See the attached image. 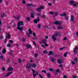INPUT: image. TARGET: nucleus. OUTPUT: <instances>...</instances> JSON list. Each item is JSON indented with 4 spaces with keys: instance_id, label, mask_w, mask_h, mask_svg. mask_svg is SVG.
Segmentation results:
<instances>
[{
    "instance_id": "1",
    "label": "nucleus",
    "mask_w": 78,
    "mask_h": 78,
    "mask_svg": "<svg viewBox=\"0 0 78 78\" xmlns=\"http://www.w3.org/2000/svg\"><path fill=\"white\" fill-rule=\"evenodd\" d=\"M17 25L18 26L17 27V29L21 31V33H23V31L22 30H23V27L22 26L21 27L20 26L23 25V23L21 21H19Z\"/></svg>"
},
{
    "instance_id": "2",
    "label": "nucleus",
    "mask_w": 78,
    "mask_h": 78,
    "mask_svg": "<svg viewBox=\"0 0 78 78\" xmlns=\"http://www.w3.org/2000/svg\"><path fill=\"white\" fill-rule=\"evenodd\" d=\"M59 33H60L58 32L56 34H54L52 36V39L54 40V42H55L56 41V37H57L58 35H59Z\"/></svg>"
},
{
    "instance_id": "3",
    "label": "nucleus",
    "mask_w": 78,
    "mask_h": 78,
    "mask_svg": "<svg viewBox=\"0 0 78 78\" xmlns=\"http://www.w3.org/2000/svg\"><path fill=\"white\" fill-rule=\"evenodd\" d=\"M31 70L33 72V75L34 78H35L37 75H39V73H38V72H37V71L36 72H35V71H34V69H31ZM35 72L36 73L35 74H34Z\"/></svg>"
},
{
    "instance_id": "4",
    "label": "nucleus",
    "mask_w": 78,
    "mask_h": 78,
    "mask_svg": "<svg viewBox=\"0 0 78 78\" xmlns=\"http://www.w3.org/2000/svg\"><path fill=\"white\" fill-rule=\"evenodd\" d=\"M27 69H31V63H28L26 66Z\"/></svg>"
},
{
    "instance_id": "5",
    "label": "nucleus",
    "mask_w": 78,
    "mask_h": 78,
    "mask_svg": "<svg viewBox=\"0 0 78 78\" xmlns=\"http://www.w3.org/2000/svg\"><path fill=\"white\" fill-rule=\"evenodd\" d=\"M61 23L60 21H55L54 22V24L55 25H60Z\"/></svg>"
},
{
    "instance_id": "6",
    "label": "nucleus",
    "mask_w": 78,
    "mask_h": 78,
    "mask_svg": "<svg viewBox=\"0 0 78 78\" xmlns=\"http://www.w3.org/2000/svg\"><path fill=\"white\" fill-rule=\"evenodd\" d=\"M51 61L52 62H55L56 61V59L54 58L53 57H52L51 58Z\"/></svg>"
},
{
    "instance_id": "7",
    "label": "nucleus",
    "mask_w": 78,
    "mask_h": 78,
    "mask_svg": "<svg viewBox=\"0 0 78 78\" xmlns=\"http://www.w3.org/2000/svg\"><path fill=\"white\" fill-rule=\"evenodd\" d=\"M13 17L14 18H15L16 19V20H19V19L20 17V16H13Z\"/></svg>"
},
{
    "instance_id": "8",
    "label": "nucleus",
    "mask_w": 78,
    "mask_h": 78,
    "mask_svg": "<svg viewBox=\"0 0 78 78\" xmlns=\"http://www.w3.org/2000/svg\"><path fill=\"white\" fill-rule=\"evenodd\" d=\"M39 18H37V20H34V22L35 23H37V22H39Z\"/></svg>"
},
{
    "instance_id": "9",
    "label": "nucleus",
    "mask_w": 78,
    "mask_h": 78,
    "mask_svg": "<svg viewBox=\"0 0 78 78\" xmlns=\"http://www.w3.org/2000/svg\"><path fill=\"white\" fill-rule=\"evenodd\" d=\"M62 61L61 59H59L57 60V62L58 64H61L62 63Z\"/></svg>"
},
{
    "instance_id": "10",
    "label": "nucleus",
    "mask_w": 78,
    "mask_h": 78,
    "mask_svg": "<svg viewBox=\"0 0 78 78\" xmlns=\"http://www.w3.org/2000/svg\"><path fill=\"white\" fill-rule=\"evenodd\" d=\"M31 15L30 16L32 18H34V14H35V13L34 12H32L31 13Z\"/></svg>"
},
{
    "instance_id": "11",
    "label": "nucleus",
    "mask_w": 78,
    "mask_h": 78,
    "mask_svg": "<svg viewBox=\"0 0 78 78\" xmlns=\"http://www.w3.org/2000/svg\"><path fill=\"white\" fill-rule=\"evenodd\" d=\"M6 52V49L5 48H3L2 49V53L3 54H5V53Z\"/></svg>"
},
{
    "instance_id": "12",
    "label": "nucleus",
    "mask_w": 78,
    "mask_h": 78,
    "mask_svg": "<svg viewBox=\"0 0 78 78\" xmlns=\"http://www.w3.org/2000/svg\"><path fill=\"white\" fill-rule=\"evenodd\" d=\"M6 37L7 38V39H10L11 37V35L9 34V33H7V36H6Z\"/></svg>"
},
{
    "instance_id": "13",
    "label": "nucleus",
    "mask_w": 78,
    "mask_h": 78,
    "mask_svg": "<svg viewBox=\"0 0 78 78\" xmlns=\"http://www.w3.org/2000/svg\"><path fill=\"white\" fill-rule=\"evenodd\" d=\"M74 54L75 55H76V50H77V47H76L74 48Z\"/></svg>"
},
{
    "instance_id": "14",
    "label": "nucleus",
    "mask_w": 78,
    "mask_h": 78,
    "mask_svg": "<svg viewBox=\"0 0 78 78\" xmlns=\"http://www.w3.org/2000/svg\"><path fill=\"white\" fill-rule=\"evenodd\" d=\"M42 43L43 44H46L47 43V40L45 39H44L42 41Z\"/></svg>"
},
{
    "instance_id": "15",
    "label": "nucleus",
    "mask_w": 78,
    "mask_h": 78,
    "mask_svg": "<svg viewBox=\"0 0 78 78\" xmlns=\"http://www.w3.org/2000/svg\"><path fill=\"white\" fill-rule=\"evenodd\" d=\"M50 55H54V54L53 51H49V53L48 54L49 56H50Z\"/></svg>"
},
{
    "instance_id": "16",
    "label": "nucleus",
    "mask_w": 78,
    "mask_h": 78,
    "mask_svg": "<svg viewBox=\"0 0 78 78\" xmlns=\"http://www.w3.org/2000/svg\"><path fill=\"white\" fill-rule=\"evenodd\" d=\"M11 73H12V72H9L8 73L6 74L5 75V77H8V76L10 74H11Z\"/></svg>"
},
{
    "instance_id": "17",
    "label": "nucleus",
    "mask_w": 78,
    "mask_h": 78,
    "mask_svg": "<svg viewBox=\"0 0 78 78\" xmlns=\"http://www.w3.org/2000/svg\"><path fill=\"white\" fill-rule=\"evenodd\" d=\"M13 70V69L12 67H9L8 69V70L9 71H12V70Z\"/></svg>"
},
{
    "instance_id": "18",
    "label": "nucleus",
    "mask_w": 78,
    "mask_h": 78,
    "mask_svg": "<svg viewBox=\"0 0 78 78\" xmlns=\"http://www.w3.org/2000/svg\"><path fill=\"white\" fill-rule=\"evenodd\" d=\"M71 20L74 22V19L73 16H72L71 17Z\"/></svg>"
},
{
    "instance_id": "19",
    "label": "nucleus",
    "mask_w": 78,
    "mask_h": 78,
    "mask_svg": "<svg viewBox=\"0 0 78 78\" xmlns=\"http://www.w3.org/2000/svg\"><path fill=\"white\" fill-rule=\"evenodd\" d=\"M28 31H29V34H32V31H31V29H29Z\"/></svg>"
},
{
    "instance_id": "20",
    "label": "nucleus",
    "mask_w": 78,
    "mask_h": 78,
    "mask_svg": "<svg viewBox=\"0 0 78 78\" xmlns=\"http://www.w3.org/2000/svg\"><path fill=\"white\" fill-rule=\"evenodd\" d=\"M66 14L65 13H64L60 15V16H64L65 17H66Z\"/></svg>"
},
{
    "instance_id": "21",
    "label": "nucleus",
    "mask_w": 78,
    "mask_h": 78,
    "mask_svg": "<svg viewBox=\"0 0 78 78\" xmlns=\"http://www.w3.org/2000/svg\"><path fill=\"white\" fill-rule=\"evenodd\" d=\"M75 3V2L73 1H70L69 2V3L71 5H72L73 4V3Z\"/></svg>"
},
{
    "instance_id": "22",
    "label": "nucleus",
    "mask_w": 78,
    "mask_h": 78,
    "mask_svg": "<svg viewBox=\"0 0 78 78\" xmlns=\"http://www.w3.org/2000/svg\"><path fill=\"white\" fill-rule=\"evenodd\" d=\"M58 29H62L63 28V27L62 26H58L57 27Z\"/></svg>"
},
{
    "instance_id": "23",
    "label": "nucleus",
    "mask_w": 78,
    "mask_h": 78,
    "mask_svg": "<svg viewBox=\"0 0 78 78\" xmlns=\"http://www.w3.org/2000/svg\"><path fill=\"white\" fill-rule=\"evenodd\" d=\"M32 67H36V65L35 64L33 63L32 64Z\"/></svg>"
},
{
    "instance_id": "24",
    "label": "nucleus",
    "mask_w": 78,
    "mask_h": 78,
    "mask_svg": "<svg viewBox=\"0 0 78 78\" xmlns=\"http://www.w3.org/2000/svg\"><path fill=\"white\" fill-rule=\"evenodd\" d=\"M47 76L48 77V78H50V76H51V75H50V73H48L47 74Z\"/></svg>"
},
{
    "instance_id": "25",
    "label": "nucleus",
    "mask_w": 78,
    "mask_h": 78,
    "mask_svg": "<svg viewBox=\"0 0 78 78\" xmlns=\"http://www.w3.org/2000/svg\"><path fill=\"white\" fill-rule=\"evenodd\" d=\"M31 46L30 44H27V48H30Z\"/></svg>"
},
{
    "instance_id": "26",
    "label": "nucleus",
    "mask_w": 78,
    "mask_h": 78,
    "mask_svg": "<svg viewBox=\"0 0 78 78\" xmlns=\"http://www.w3.org/2000/svg\"><path fill=\"white\" fill-rule=\"evenodd\" d=\"M68 54V53L67 52H66L64 54V57H66L67 56V55Z\"/></svg>"
},
{
    "instance_id": "27",
    "label": "nucleus",
    "mask_w": 78,
    "mask_h": 78,
    "mask_svg": "<svg viewBox=\"0 0 78 78\" xmlns=\"http://www.w3.org/2000/svg\"><path fill=\"white\" fill-rule=\"evenodd\" d=\"M27 6H33V5L30 4H27Z\"/></svg>"
},
{
    "instance_id": "28",
    "label": "nucleus",
    "mask_w": 78,
    "mask_h": 78,
    "mask_svg": "<svg viewBox=\"0 0 78 78\" xmlns=\"http://www.w3.org/2000/svg\"><path fill=\"white\" fill-rule=\"evenodd\" d=\"M38 54L37 53H35L34 54V57L35 58H37V55Z\"/></svg>"
},
{
    "instance_id": "29",
    "label": "nucleus",
    "mask_w": 78,
    "mask_h": 78,
    "mask_svg": "<svg viewBox=\"0 0 78 78\" xmlns=\"http://www.w3.org/2000/svg\"><path fill=\"white\" fill-rule=\"evenodd\" d=\"M4 16H5V13H4V12H3L2 13V14L1 17L3 18L4 17Z\"/></svg>"
},
{
    "instance_id": "30",
    "label": "nucleus",
    "mask_w": 78,
    "mask_h": 78,
    "mask_svg": "<svg viewBox=\"0 0 78 78\" xmlns=\"http://www.w3.org/2000/svg\"><path fill=\"white\" fill-rule=\"evenodd\" d=\"M37 11H38V12H40L41 11V9L40 8H38L37 9Z\"/></svg>"
},
{
    "instance_id": "31",
    "label": "nucleus",
    "mask_w": 78,
    "mask_h": 78,
    "mask_svg": "<svg viewBox=\"0 0 78 78\" xmlns=\"http://www.w3.org/2000/svg\"><path fill=\"white\" fill-rule=\"evenodd\" d=\"M11 44H7V46L8 47H10Z\"/></svg>"
},
{
    "instance_id": "32",
    "label": "nucleus",
    "mask_w": 78,
    "mask_h": 78,
    "mask_svg": "<svg viewBox=\"0 0 78 78\" xmlns=\"http://www.w3.org/2000/svg\"><path fill=\"white\" fill-rule=\"evenodd\" d=\"M27 20H28V21H30V18L29 17H27Z\"/></svg>"
},
{
    "instance_id": "33",
    "label": "nucleus",
    "mask_w": 78,
    "mask_h": 78,
    "mask_svg": "<svg viewBox=\"0 0 78 78\" xmlns=\"http://www.w3.org/2000/svg\"><path fill=\"white\" fill-rule=\"evenodd\" d=\"M41 72H43V73H47V71L46 70H43L41 71Z\"/></svg>"
},
{
    "instance_id": "34",
    "label": "nucleus",
    "mask_w": 78,
    "mask_h": 78,
    "mask_svg": "<svg viewBox=\"0 0 78 78\" xmlns=\"http://www.w3.org/2000/svg\"><path fill=\"white\" fill-rule=\"evenodd\" d=\"M41 24H38V28H39V29L41 28Z\"/></svg>"
},
{
    "instance_id": "35",
    "label": "nucleus",
    "mask_w": 78,
    "mask_h": 78,
    "mask_svg": "<svg viewBox=\"0 0 78 78\" xmlns=\"http://www.w3.org/2000/svg\"><path fill=\"white\" fill-rule=\"evenodd\" d=\"M58 15V13L57 12H55V16H57Z\"/></svg>"
},
{
    "instance_id": "36",
    "label": "nucleus",
    "mask_w": 78,
    "mask_h": 78,
    "mask_svg": "<svg viewBox=\"0 0 78 78\" xmlns=\"http://www.w3.org/2000/svg\"><path fill=\"white\" fill-rule=\"evenodd\" d=\"M49 70L50 72H53V69L52 68H50L49 69Z\"/></svg>"
},
{
    "instance_id": "37",
    "label": "nucleus",
    "mask_w": 78,
    "mask_h": 78,
    "mask_svg": "<svg viewBox=\"0 0 78 78\" xmlns=\"http://www.w3.org/2000/svg\"><path fill=\"white\" fill-rule=\"evenodd\" d=\"M73 6L76 7L77 6V5L75 3H74L73 4Z\"/></svg>"
},
{
    "instance_id": "38",
    "label": "nucleus",
    "mask_w": 78,
    "mask_h": 78,
    "mask_svg": "<svg viewBox=\"0 0 78 78\" xmlns=\"http://www.w3.org/2000/svg\"><path fill=\"white\" fill-rule=\"evenodd\" d=\"M22 2L23 4H25L26 3V2L25 0H23Z\"/></svg>"
},
{
    "instance_id": "39",
    "label": "nucleus",
    "mask_w": 78,
    "mask_h": 78,
    "mask_svg": "<svg viewBox=\"0 0 78 78\" xmlns=\"http://www.w3.org/2000/svg\"><path fill=\"white\" fill-rule=\"evenodd\" d=\"M0 58H1V59H3V55H1V56H0Z\"/></svg>"
},
{
    "instance_id": "40",
    "label": "nucleus",
    "mask_w": 78,
    "mask_h": 78,
    "mask_svg": "<svg viewBox=\"0 0 78 78\" xmlns=\"http://www.w3.org/2000/svg\"><path fill=\"white\" fill-rule=\"evenodd\" d=\"M26 41V39L25 38H23L22 41H23V42H25V41Z\"/></svg>"
},
{
    "instance_id": "41",
    "label": "nucleus",
    "mask_w": 78,
    "mask_h": 78,
    "mask_svg": "<svg viewBox=\"0 0 78 78\" xmlns=\"http://www.w3.org/2000/svg\"><path fill=\"white\" fill-rule=\"evenodd\" d=\"M18 61V62H19V63H21V62H21V60H20V59H19Z\"/></svg>"
},
{
    "instance_id": "42",
    "label": "nucleus",
    "mask_w": 78,
    "mask_h": 78,
    "mask_svg": "<svg viewBox=\"0 0 78 78\" xmlns=\"http://www.w3.org/2000/svg\"><path fill=\"white\" fill-rule=\"evenodd\" d=\"M45 47H48V44H44Z\"/></svg>"
},
{
    "instance_id": "43",
    "label": "nucleus",
    "mask_w": 78,
    "mask_h": 78,
    "mask_svg": "<svg viewBox=\"0 0 78 78\" xmlns=\"http://www.w3.org/2000/svg\"><path fill=\"white\" fill-rule=\"evenodd\" d=\"M63 78H67V76L64 75L63 76Z\"/></svg>"
},
{
    "instance_id": "44",
    "label": "nucleus",
    "mask_w": 78,
    "mask_h": 78,
    "mask_svg": "<svg viewBox=\"0 0 78 78\" xmlns=\"http://www.w3.org/2000/svg\"><path fill=\"white\" fill-rule=\"evenodd\" d=\"M44 53H47V50H44L43 51Z\"/></svg>"
},
{
    "instance_id": "45",
    "label": "nucleus",
    "mask_w": 78,
    "mask_h": 78,
    "mask_svg": "<svg viewBox=\"0 0 78 78\" xmlns=\"http://www.w3.org/2000/svg\"><path fill=\"white\" fill-rule=\"evenodd\" d=\"M72 65H74V64H75V62L73 61L72 62Z\"/></svg>"
},
{
    "instance_id": "46",
    "label": "nucleus",
    "mask_w": 78,
    "mask_h": 78,
    "mask_svg": "<svg viewBox=\"0 0 78 78\" xmlns=\"http://www.w3.org/2000/svg\"><path fill=\"white\" fill-rule=\"evenodd\" d=\"M49 13L51 14H54V13L53 12H49Z\"/></svg>"
},
{
    "instance_id": "47",
    "label": "nucleus",
    "mask_w": 78,
    "mask_h": 78,
    "mask_svg": "<svg viewBox=\"0 0 78 78\" xmlns=\"http://www.w3.org/2000/svg\"><path fill=\"white\" fill-rule=\"evenodd\" d=\"M76 76L74 75V76H73V78H76Z\"/></svg>"
},
{
    "instance_id": "48",
    "label": "nucleus",
    "mask_w": 78,
    "mask_h": 78,
    "mask_svg": "<svg viewBox=\"0 0 78 78\" xmlns=\"http://www.w3.org/2000/svg\"><path fill=\"white\" fill-rule=\"evenodd\" d=\"M65 48V47H63V48H60V50H63V49H64V48Z\"/></svg>"
},
{
    "instance_id": "49",
    "label": "nucleus",
    "mask_w": 78,
    "mask_h": 78,
    "mask_svg": "<svg viewBox=\"0 0 78 78\" xmlns=\"http://www.w3.org/2000/svg\"><path fill=\"white\" fill-rule=\"evenodd\" d=\"M48 5L49 6H51V5H52V4H51V3H48Z\"/></svg>"
},
{
    "instance_id": "50",
    "label": "nucleus",
    "mask_w": 78,
    "mask_h": 78,
    "mask_svg": "<svg viewBox=\"0 0 78 78\" xmlns=\"http://www.w3.org/2000/svg\"><path fill=\"white\" fill-rule=\"evenodd\" d=\"M27 34L28 36V37H30V34H29L27 33Z\"/></svg>"
},
{
    "instance_id": "51",
    "label": "nucleus",
    "mask_w": 78,
    "mask_h": 78,
    "mask_svg": "<svg viewBox=\"0 0 78 78\" xmlns=\"http://www.w3.org/2000/svg\"><path fill=\"white\" fill-rule=\"evenodd\" d=\"M37 16H41V13H38L37 15Z\"/></svg>"
},
{
    "instance_id": "52",
    "label": "nucleus",
    "mask_w": 78,
    "mask_h": 78,
    "mask_svg": "<svg viewBox=\"0 0 78 78\" xmlns=\"http://www.w3.org/2000/svg\"><path fill=\"white\" fill-rule=\"evenodd\" d=\"M40 9H44V7L43 6H40Z\"/></svg>"
},
{
    "instance_id": "53",
    "label": "nucleus",
    "mask_w": 78,
    "mask_h": 78,
    "mask_svg": "<svg viewBox=\"0 0 78 78\" xmlns=\"http://www.w3.org/2000/svg\"><path fill=\"white\" fill-rule=\"evenodd\" d=\"M9 41L11 42V43H13V41L12 40H9Z\"/></svg>"
},
{
    "instance_id": "54",
    "label": "nucleus",
    "mask_w": 78,
    "mask_h": 78,
    "mask_svg": "<svg viewBox=\"0 0 78 78\" xmlns=\"http://www.w3.org/2000/svg\"><path fill=\"white\" fill-rule=\"evenodd\" d=\"M33 35L34 36H36V34H35V33H34L33 34Z\"/></svg>"
},
{
    "instance_id": "55",
    "label": "nucleus",
    "mask_w": 78,
    "mask_h": 78,
    "mask_svg": "<svg viewBox=\"0 0 78 78\" xmlns=\"http://www.w3.org/2000/svg\"><path fill=\"white\" fill-rule=\"evenodd\" d=\"M56 72H57V73L59 72V69H57L56 70Z\"/></svg>"
},
{
    "instance_id": "56",
    "label": "nucleus",
    "mask_w": 78,
    "mask_h": 78,
    "mask_svg": "<svg viewBox=\"0 0 78 78\" xmlns=\"http://www.w3.org/2000/svg\"><path fill=\"white\" fill-rule=\"evenodd\" d=\"M74 60L76 61V62H77V58H75L74 59Z\"/></svg>"
},
{
    "instance_id": "57",
    "label": "nucleus",
    "mask_w": 78,
    "mask_h": 78,
    "mask_svg": "<svg viewBox=\"0 0 78 78\" xmlns=\"http://www.w3.org/2000/svg\"><path fill=\"white\" fill-rule=\"evenodd\" d=\"M33 43L34 45H36V42H35V41L33 42Z\"/></svg>"
},
{
    "instance_id": "58",
    "label": "nucleus",
    "mask_w": 78,
    "mask_h": 78,
    "mask_svg": "<svg viewBox=\"0 0 78 78\" xmlns=\"http://www.w3.org/2000/svg\"><path fill=\"white\" fill-rule=\"evenodd\" d=\"M3 39V36H0V39Z\"/></svg>"
},
{
    "instance_id": "59",
    "label": "nucleus",
    "mask_w": 78,
    "mask_h": 78,
    "mask_svg": "<svg viewBox=\"0 0 78 78\" xmlns=\"http://www.w3.org/2000/svg\"><path fill=\"white\" fill-rule=\"evenodd\" d=\"M33 39H35V40H36V39H37V37H33Z\"/></svg>"
},
{
    "instance_id": "60",
    "label": "nucleus",
    "mask_w": 78,
    "mask_h": 78,
    "mask_svg": "<svg viewBox=\"0 0 78 78\" xmlns=\"http://www.w3.org/2000/svg\"><path fill=\"white\" fill-rule=\"evenodd\" d=\"M59 67H62V64H60L59 65Z\"/></svg>"
},
{
    "instance_id": "61",
    "label": "nucleus",
    "mask_w": 78,
    "mask_h": 78,
    "mask_svg": "<svg viewBox=\"0 0 78 78\" xmlns=\"http://www.w3.org/2000/svg\"><path fill=\"white\" fill-rule=\"evenodd\" d=\"M2 25V21L0 20V25Z\"/></svg>"
},
{
    "instance_id": "62",
    "label": "nucleus",
    "mask_w": 78,
    "mask_h": 78,
    "mask_svg": "<svg viewBox=\"0 0 78 78\" xmlns=\"http://www.w3.org/2000/svg\"><path fill=\"white\" fill-rule=\"evenodd\" d=\"M39 77H40L41 78H42V76H41V74H39Z\"/></svg>"
},
{
    "instance_id": "63",
    "label": "nucleus",
    "mask_w": 78,
    "mask_h": 78,
    "mask_svg": "<svg viewBox=\"0 0 78 78\" xmlns=\"http://www.w3.org/2000/svg\"><path fill=\"white\" fill-rule=\"evenodd\" d=\"M42 17L43 18H45V15H42Z\"/></svg>"
},
{
    "instance_id": "64",
    "label": "nucleus",
    "mask_w": 78,
    "mask_h": 78,
    "mask_svg": "<svg viewBox=\"0 0 78 78\" xmlns=\"http://www.w3.org/2000/svg\"><path fill=\"white\" fill-rule=\"evenodd\" d=\"M76 34L77 36H78V32L76 33Z\"/></svg>"
}]
</instances>
